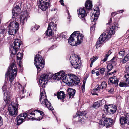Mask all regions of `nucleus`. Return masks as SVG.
<instances>
[{"label": "nucleus", "mask_w": 129, "mask_h": 129, "mask_svg": "<svg viewBox=\"0 0 129 129\" xmlns=\"http://www.w3.org/2000/svg\"><path fill=\"white\" fill-rule=\"evenodd\" d=\"M65 74V72L62 71L53 75L52 76L50 74H42L40 77L39 86L41 88H44L48 81L50 79L59 80L61 78L63 82L67 84H69L71 86L76 85L79 82L80 79L76 75L71 74L70 76H67L64 75Z\"/></svg>", "instance_id": "obj_1"}, {"label": "nucleus", "mask_w": 129, "mask_h": 129, "mask_svg": "<svg viewBox=\"0 0 129 129\" xmlns=\"http://www.w3.org/2000/svg\"><path fill=\"white\" fill-rule=\"evenodd\" d=\"M83 37V35L80 34L79 31H75L71 35L68 39V43L72 46L79 45L81 43Z\"/></svg>", "instance_id": "obj_2"}, {"label": "nucleus", "mask_w": 129, "mask_h": 129, "mask_svg": "<svg viewBox=\"0 0 129 129\" xmlns=\"http://www.w3.org/2000/svg\"><path fill=\"white\" fill-rule=\"evenodd\" d=\"M24 113H27L28 115H29L30 116L29 117L31 118H29V119L39 121L42 119L43 116L44 114V113L43 112L39 110L32 111L31 109L28 110Z\"/></svg>", "instance_id": "obj_3"}, {"label": "nucleus", "mask_w": 129, "mask_h": 129, "mask_svg": "<svg viewBox=\"0 0 129 129\" xmlns=\"http://www.w3.org/2000/svg\"><path fill=\"white\" fill-rule=\"evenodd\" d=\"M17 73V67L14 64L12 63L9 67V69L5 74L8 78L10 82H11L16 77Z\"/></svg>", "instance_id": "obj_4"}, {"label": "nucleus", "mask_w": 129, "mask_h": 129, "mask_svg": "<svg viewBox=\"0 0 129 129\" xmlns=\"http://www.w3.org/2000/svg\"><path fill=\"white\" fill-rule=\"evenodd\" d=\"M40 98L41 104L47 107L49 110H52L53 108L47 99L44 89H40Z\"/></svg>", "instance_id": "obj_5"}, {"label": "nucleus", "mask_w": 129, "mask_h": 129, "mask_svg": "<svg viewBox=\"0 0 129 129\" xmlns=\"http://www.w3.org/2000/svg\"><path fill=\"white\" fill-rule=\"evenodd\" d=\"M70 62L73 68L76 69L80 67L81 61L79 57L76 54H72L70 56Z\"/></svg>", "instance_id": "obj_6"}, {"label": "nucleus", "mask_w": 129, "mask_h": 129, "mask_svg": "<svg viewBox=\"0 0 129 129\" xmlns=\"http://www.w3.org/2000/svg\"><path fill=\"white\" fill-rule=\"evenodd\" d=\"M34 64L35 65L38 71H39L44 67V61L42 57L39 55H36L34 59Z\"/></svg>", "instance_id": "obj_7"}, {"label": "nucleus", "mask_w": 129, "mask_h": 129, "mask_svg": "<svg viewBox=\"0 0 129 129\" xmlns=\"http://www.w3.org/2000/svg\"><path fill=\"white\" fill-rule=\"evenodd\" d=\"M18 106V104L13 103L9 105L8 110L10 115L15 117L17 115Z\"/></svg>", "instance_id": "obj_8"}, {"label": "nucleus", "mask_w": 129, "mask_h": 129, "mask_svg": "<svg viewBox=\"0 0 129 129\" xmlns=\"http://www.w3.org/2000/svg\"><path fill=\"white\" fill-rule=\"evenodd\" d=\"M21 42V41L20 40L18 39H16L14 43L10 47V52L12 54L15 55L17 51L19 48Z\"/></svg>", "instance_id": "obj_9"}, {"label": "nucleus", "mask_w": 129, "mask_h": 129, "mask_svg": "<svg viewBox=\"0 0 129 129\" xmlns=\"http://www.w3.org/2000/svg\"><path fill=\"white\" fill-rule=\"evenodd\" d=\"M106 34V33H102L99 38L96 44L97 48L100 47L101 45L105 43L109 38Z\"/></svg>", "instance_id": "obj_10"}, {"label": "nucleus", "mask_w": 129, "mask_h": 129, "mask_svg": "<svg viewBox=\"0 0 129 129\" xmlns=\"http://www.w3.org/2000/svg\"><path fill=\"white\" fill-rule=\"evenodd\" d=\"M39 8L43 11H45L50 7V0H39Z\"/></svg>", "instance_id": "obj_11"}, {"label": "nucleus", "mask_w": 129, "mask_h": 129, "mask_svg": "<svg viewBox=\"0 0 129 129\" xmlns=\"http://www.w3.org/2000/svg\"><path fill=\"white\" fill-rule=\"evenodd\" d=\"M113 122V120L111 118H106L104 119L103 121H100V124L102 126L109 127L112 126Z\"/></svg>", "instance_id": "obj_12"}, {"label": "nucleus", "mask_w": 129, "mask_h": 129, "mask_svg": "<svg viewBox=\"0 0 129 129\" xmlns=\"http://www.w3.org/2000/svg\"><path fill=\"white\" fill-rule=\"evenodd\" d=\"M29 115L26 113H22L20 114L17 117V125H19L21 124L25 121L24 119L27 117L28 118H31L29 117Z\"/></svg>", "instance_id": "obj_13"}, {"label": "nucleus", "mask_w": 129, "mask_h": 129, "mask_svg": "<svg viewBox=\"0 0 129 129\" xmlns=\"http://www.w3.org/2000/svg\"><path fill=\"white\" fill-rule=\"evenodd\" d=\"M3 91L4 101L6 104L9 103L10 99V90L9 89H3Z\"/></svg>", "instance_id": "obj_14"}, {"label": "nucleus", "mask_w": 129, "mask_h": 129, "mask_svg": "<svg viewBox=\"0 0 129 129\" xmlns=\"http://www.w3.org/2000/svg\"><path fill=\"white\" fill-rule=\"evenodd\" d=\"M118 25L116 23H115L112 26L109 30L108 31H105V33H106L107 36L109 37V38H111V36L114 35L115 33V29L118 28Z\"/></svg>", "instance_id": "obj_15"}, {"label": "nucleus", "mask_w": 129, "mask_h": 129, "mask_svg": "<svg viewBox=\"0 0 129 129\" xmlns=\"http://www.w3.org/2000/svg\"><path fill=\"white\" fill-rule=\"evenodd\" d=\"M115 59L114 58H113L111 61L110 63L108 64L107 66V74L108 75H111L114 73L116 72V71H114L109 73H108L113 68V66L115 65V61L114 60Z\"/></svg>", "instance_id": "obj_16"}, {"label": "nucleus", "mask_w": 129, "mask_h": 129, "mask_svg": "<svg viewBox=\"0 0 129 129\" xmlns=\"http://www.w3.org/2000/svg\"><path fill=\"white\" fill-rule=\"evenodd\" d=\"M21 15L20 17V23L21 24L23 25L24 23L27 22V20L29 17L26 12H22Z\"/></svg>", "instance_id": "obj_17"}, {"label": "nucleus", "mask_w": 129, "mask_h": 129, "mask_svg": "<svg viewBox=\"0 0 129 129\" xmlns=\"http://www.w3.org/2000/svg\"><path fill=\"white\" fill-rule=\"evenodd\" d=\"M121 124L123 125L125 124L128 123L129 125V112L126 114L125 117L122 116L120 118Z\"/></svg>", "instance_id": "obj_18"}, {"label": "nucleus", "mask_w": 129, "mask_h": 129, "mask_svg": "<svg viewBox=\"0 0 129 129\" xmlns=\"http://www.w3.org/2000/svg\"><path fill=\"white\" fill-rule=\"evenodd\" d=\"M78 17L80 19L84 18V17L87 15V14L85 12V11L84 8H81L77 10Z\"/></svg>", "instance_id": "obj_19"}, {"label": "nucleus", "mask_w": 129, "mask_h": 129, "mask_svg": "<svg viewBox=\"0 0 129 129\" xmlns=\"http://www.w3.org/2000/svg\"><path fill=\"white\" fill-rule=\"evenodd\" d=\"M118 81L117 80V78L116 77L114 76L109 78L108 81V84H114L115 86H116L118 85Z\"/></svg>", "instance_id": "obj_20"}, {"label": "nucleus", "mask_w": 129, "mask_h": 129, "mask_svg": "<svg viewBox=\"0 0 129 129\" xmlns=\"http://www.w3.org/2000/svg\"><path fill=\"white\" fill-rule=\"evenodd\" d=\"M9 25L13 28H14L16 30H18L19 27L18 23L16 21L13 20L10 22Z\"/></svg>", "instance_id": "obj_21"}, {"label": "nucleus", "mask_w": 129, "mask_h": 129, "mask_svg": "<svg viewBox=\"0 0 129 129\" xmlns=\"http://www.w3.org/2000/svg\"><path fill=\"white\" fill-rule=\"evenodd\" d=\"M57 24L54 23L53 22H50L49 24L48 29V30L54 31L55 32L57 28Z\"/></svg>", "instance_id": "obj_22"}, {"label": "nucleus", "mask_w": 129, "mask_h": 129, "mask_svg": "<svg viewBox=\"0 0 129 129\" xmlns=\"http://www.w3.org/2000/svg\"><path fill=\"white\" fill-rule=\"evenodd\" d=\"M94 11L95 12H94V15H92L91 19V21L92 22H95L97 20L99 14V11H97L95 9H94Z\"/></svg>", "instance_id": "obj_23"}, {"label": "nucleus", "mask_w": 129, "mask_h": 129, "mask_svg": "<svg viewBox=\"0 0 129 129\" xmlns=\"http://www.w3.org/2000/svg\"><path fill=\"white\" fill-rule=\"evenodd\" d=\"M57 96L58 99H60L62 102H63V100L65 97V94L64 92L60 91L57 92Z\"/></svg>", "instance_id": "obj_24"}, {"label": "nucleus", "mask_w": 129, "mask_h": 129, "mask_svg": "<svg viewBox=\"0 0 129 129\" xmlns=\"http://www.w3.org/2000/svg\"><path fill=\"white\" fill-rule=\"evenodd\" d=\"M128 66V64H126V72L127 74H126L124 76V77L126 79V83L129 84V64L128 66L127 67V66Z\"/></svg>", "instance_id": "obj_25"}, {"label": "nucleus", "mask_w": 129, "mask_h": 129, "mask_svg": "<svg viewBox=\"0 0 129 129\" xmlns=\"http://www.w3.org/2000/svg\"><path fill=\"white\" fill-rule=\"evenodd\" d=\"M68 94L69 96V98H73L75 94L76 91L74 89H68Z\"/></svg>", "instance_id": "obj_26"}, {"label": "nucleus", "mask_w": 129, "mask_h": 129, "mask_svg": "<svg viewBox=\"0 0 129 129\" xmlns=\"http://www.w3.org/2000/svg\"><path fill=\"white\" fill-rule=\"evenodd\" d=\"M19 8L18 6L16 5L15 8L13 9L12 13L13 16L15 17L17 16L18 11L19 10Z\"/></svg>", "instance_id": "obj_27"}, {"label": "nucleus", "mask_w": 129, "mask_h": 129, "mask_svg": "<svg viewBox=\"0 0 129 129\" xmlns=\"http://www.w3.org/2000/svg\"><path fill=\"white\" fill-rule=\"evenodd\" d=\"M7 28L8 30L9 34L10 35H14L17 31V30H15L14 28H13L9 25L8 26Z\"/></svg>", "instance_id": "obj_28"}, {"label": "nucleus", "mask_w": 129, "mask_h": 129, "mask_svg": "<svg viewBox=\"0 0 129 129\" xmlns=\"http://www.w3.org/2000/svg\"><path fill=\"white\" fill-rule=\"evenodd\" d=\"M85 6L88 10L91 9L92 6V2L89 0L87 1L85 3Z\"/></svg>", "instance_id": "obj_29"}, {"label": "nucleus", "mask_w": 129, "mask_h": 129, "mask_svg": "<svg viewBox=\"0 0 129 129\" xmlns=\"http://www.w3.org/2000/svg\"><path fill=\"white\" fill-rule=\"evenodd\" d=\"M23 55V54L20 52L18 53L17 55V59L19 60V62L18 64L20 67H21V62L20 61L22 58Z\"/></svg>", "instance_id": "obj_30"}, {"label": "nucleus", "mask_w": 129, "mask_h": 129, "mask_svg": "<svg viewBox=\"0 0 129 129\" xmlns=\"http://www.w3.org/2000/svg\"><path fill=\"white\" fill-rule=\"evenodd\" d=\"M104 111H106V113L108 114H113L111 109L110 108V105H106L105 106Z\"/></svg>", "instance_id": "obj_31"}, {"label": "nucleus", "mask_w": 129, "mask_h": 129, "mask_svg": "<svg viewBox=\"0 0 129 129\" xmlns=\"http://www.w3.org/2000/svg\"><path fill=\"white\" fill-rule=\"evenodd\" d=\"M85 114L84 113V112H82V113L81 112H78L77 113L76 115L75 116V117H77V116L80 117L82 116V117L80 119L81 120V119L82 120L83 119H84V118H85Z\"/></svg>", "instance_id": "obj_32"}, {"label": "nucleus", "mask_w": 129, "mask_h": 129, "mask_svg": "<svg viewBox=\"0 0 129 129\" xmlns=\"http://www.w3.org/2000/svg\"><path fill=\"white\" fill-rule=\"evenodd\" d=\"M101 101L99 100L94 103L92 107L95 108H98L100 105Z\"/></svg>", "instance_id": "obj_33"}, {"label": "nucleus", "mask_w": 129, "mask_h": 129, "mask_svg": "<svg viewBox=\"0 0 129 129\" xmlns=\"http://www.w3.org/2000/svg\"><path fill=\"white\" fill-rule=\"evenodd\" d=\"M110 105V108L111 109L112 114H114L116 112L117 110V108L116 105Z\"/></svg>", "instance_id": "obj_34"}, {"label": "nucleus", "mask_w": 129, "mask_h": 129, "mask_svg": "<svg viewBox=\"0 0 129 129\" xmlns=\"http://www.w3.org/2000/svg\"><path fill=\"white\" fill-rule=\"evenodd\" d=\"M54 31H51V30H48L47 29V30L46 31L45 34L47 36H51L53 35V33H54Z\"/></svg>", "instance_id": "obj_35"}, {"label": "nucleus", "mask_w": 129, "mask_h": 129, "mask_svg": "<svg viewBox=\"0 0 129 129\" xmlns=\"http://www.w3.org/2000/svg\"><path fill=\"white\" fill-rule=\"evenodd\" d=\"M99 91H100V89H93V90L91 91V93L93 95H98L97 93Z\"/></svg>", "instance_id": "obj_36"}, {"label": "nucleus", "mask_w": 129, "mask_h": 129, "mask_svg": "<svg viewBox=\"0 0 129 129\" xmlns=\"http://www.w3.org/2000/svg\"><path fill=\"white\" fill-rule=\"evenodd\" d=\"M105 68H98V70L99 71L100 73L101 74H104V72H105Z\"/></svg>", "instance_id": "obj_37"}, {"label": "nucleus", "mask_w": 129, "mask_h": 129, "mask_svg": "<svg viewBox=\"0 0 129 129\" xmlns=\"http://www.w3.org/2000/svg\"><path fill=\"white\" fill-rule=\"evenodd\" d=\"M126 53L125 50H122V51H120L119 53V55L122 57L126 54Z\"/></svg>", "instance_id": "obj_38"}, {"label": "nucleus", "mask_w": 129, "mask_h": 129, "mask_svg": "<svg viewBox=\"0 0 129 129\" xmlns=\"http://www.w3.org/2000/svg\"><path fill=\"white\" fill-rule=\"evenodd\" d=\"M107 84L105 82H103L101 83L100 86L101 88L102 89H106V88Z\"/></svg>", "instance_id": "obj_39"}, {"label": "nucleus", "mask_w": 129, "mask_h": 129, "mask_svg": "<svg viewBox=\"0 0 129 129\" xmlns=\"http://www.w3.org/2000/svg\"><path fill=\"white\" fill-rule=\"evenodd\" d=\"M40 27V26L38 25H36L34 26H33L32 28V30L34 31L35 30H37Z\"/></svg>", "instance_id": "obj_40"}, {"label": "nucleus", "mask_w": 129, "mask_h": 129, "mask_svg": "<svg viewBox=\"0 0 129 129\" xmlns=\"http://www.w3.org/2000/svg\"><path fill=\"white\" fill-rule=\"evenodd\" d=\"M127 86V84L123 82H120L119 84V86L120 87L126 86Z\"/></svg>", "instance_id": "obj_41"}, {"label": "nucleus", "mask_w": 129, "mask_h": 129, "mask_svg": "<svg viewBox=\"0 0 129 129\" xmlns=\"http://www.w3.org/2000/svg\"><path fill=\"white\" fill-rule=\"evenodd\" d=\"M15 85L16 86V87L18 89H21L22 88V86L19 83H17L15 84Z\"/></svg>", "instance_id": "obj_42"}, {"label": "nucleus", "mask_w": 129, "mask_h": 129, "mask_svg": "<svg viewBox=\"0 0 129 129\" xmlns=\"http://www.w3.org/2000/svg\"><path fill=\"white\" fill-rule=\"evenodd\" d=\"M97 57H95L94 56H93L91 59L90 61H91V62L93 63L97 60Z\"/></svg>", "instance_id": "obj_43"}, {"label": "nucleus", "mask_w": 129, "mask_h": 129, "mask_svg": "<svg viewBox=\"0 0 129 129\" xmlns=\"http://www.w3.org/2000/svg\"><path fill=\"white\" fill-rule=\"evenodd\" d=\"M127 61H128L126 58L124 57L121 60V62L123 64L125 63Z\"/></svg>", "instance_id": "obj_44"}, {"label": "nucleus", "mask_w": 129, "mask_h": 129, "mask_svg": "<svg viewBox=\"0 0 129 129\" xmlns=\"http://www.w3.org/2000/svg\"><path fill=\"white\" fill-rule=\"evenodd\" d=\"M106 91L110 93H111L114 91V89H106Z\"/></svg>", "instance_id": "obj_45"}, {"label": "nucleus", "mask_w": 129, "mask_h": 129, "mask_svg": "<svg viewBox=\"0 0 129 129\" xmlns=\"http://www.w3.org/2000/svg\"><path fill=\"white\" fill-rule=\"evenodd\" d=\"M3 124V120L1 117L0 116V126Z\"/></svg>", "instance_id": "obj_46"}, {"label": "nucleus", "mask_w": 129, "mask_h": 129, "mask_svg": "<svg viewBox=\"0 0 129 129\" xmlns=\"http://www.w3.org/2000/svg\"><path fill=\"white\" fill-rule=\"evenodd\" d=\"M85 81H83V85L82 86V89H84L85 88Z\"/></svg>", "instance_id": "obj_47"}, {"label": "nucleus", "mask_w": 129, "mask_h": 129, "mask_svg": "<svg viewBox=\"0 0 129 129\" xmlns=\"http://www.w3.org/2000/svg\"><path fill=\"white\" fill-rule=\"evenodd\" d=\"M124 57L127 61H128L129 60V54H127Z\"/></svg>", "instance_id": "obj_48"}, {"label": "nucleus", "mask_w": 129, "mask_h": 129, "mask_svg": "<svg viewBox=\"0 0 129 129\" xmlns=\"http://www.w3.org/2000/svg\"><path fill=\"white\" fill-rule=\"evenodd\" d=\"M26 91V89H21V92H22V93H24Z\"/></svg>", "instance_id": "obj_49"}, {"label": "nucleus", "mask_w": 129, "mask_h": 129, "mask_svg": "<svg viewBox=\"0 0 129 129\" xmlns=\"http://www.w3.org/2000/svg\"><path fill=\"white\" fill-rule=\"evenodd\" d=\"M111 53L109 51L108 52V54H106V55L105 56L107 58L110 55V54Z\"/></svg>", "instance_id": "obj_50"}, {"label": "nucleus", "mask_w": 129, "mask_h": 129, "mask_svg": "<svg viewBox=\"0 0 129 129\" xmlns=\"http://www.w3.org/2000/svg\"><path fill=\"white\" fill-rule=\"evenodd\" d=\"M111 53L109 51L108 52V54H106V55L105 56L107 58L110 55V54Z\"/></svg>", "instance_id": "obj_51"}, {"label": "nucleus", "mask_w": 129, "mask_h": 129, "mask_svg": "<svg viewBox=\"0 0 129 129\" xmlns=\"http://www.w3.org/2000/svg\"><path fill=\"white\" fill-rule=\"evenodd\" d=\"M60 2L61 3V4L63 6L64 5V4L63 3V0H60Z\"/></svg>", "instance_id": "obj_52"}, {"label": "nucleus", "mask_w": 129, "mask_h": 129, "mask_svg": "<svg viewBox=\"0 0 129 129\" xmlns=\"http://www.w3.org/2000/svg\"><path fill=\"white\" fill-rule=\"evenodd\" d=\"M107 58L106 57H105L103 59L102 61L104 62H105L107 60Z\"/></svg>", "instance_id": "obj_53"}, {"label": "nucleus", "mask_w": 129, "mask_h": 129, "mask_svg": "<svg viewBox=\"0 0 129 129\" xmlns=\"http://www.w3.org/2000/svg\"><path fill=\"white\" fill-rule=\"evenodd\" d=\"M51 39H53L54 41H56L57 39V38L56 37H55L54 36H53L52 37V38Z\"/></svg>", "instance_id": "obj_54"}, {"label": "nucleus", "mask_w": 129, "mask_h": 129, "mask_svg": "<svg viewBox=\"0 0 129 129\" xmlns=\"http://www.w3.org/2000/svg\"><path fill=\"white\" fill-rule=\"evenodd\" d=\"M96 70H92V74H94L96 73Z\"/></svg>", "instance_id": "obj_55"}, {"label": "nucleus", "mask_w": 129, "mask_h": 129, "mask_svg": "<svg viewBox=\"0 0 129 129\" xmlns=\"http://www.w3.org/2000/svg\"><path fill=\"white\" fill-rule=\"evenodd\" d=\"M100 72L99 71H96V75L97 76H98L100 75L99 74Z\"/></svg>", "instance_id": "obj_56"}, {"label": "nucleus", "mask_w": 129, "mask_h": 129, "mask_svg": "<svg viewBox=\"0 0 129 129\" xmlns=\"http://www.w3.org/2000/svg\"><path fill=\"white\" fill-rule=\"evenodd\" d=\"M116 13L115 12H114V13H112L111 14V15L112 16H115V15L116 14Z\"/></svg>", "instance_id": "obj_57"}, {"label": "nucleus", "mask_w": 129, "mask_h": 129, "mask_svg": "<svg viewBox=\"0 0 129 129\" xmlns=\"http://www.w3.org/2000/svg\"><path fill=\"white\" fill-rule=\"evenodd\" d=\"M112 19L111 18H110V21L109 22H108V24H109L110 23H111V21H112Z\"/></svg>", "instance_id": "obj_58"}, {"label": "nucleus", "mask_w": 129, "mask_h": 129, "mask_svg": "<svg viewBox=\"0 0 129 129\" xmlns=\"http://www.w3.org/2000/svg\"><path fill=\"white\" fill-rule=\"evenodd\" d=\"M68 18L69 19H70V16H69L70 15V13L69 12H68Z\"/></svg>", "instance_id": "obj_59"}, {"label": "nucleus", "mask_w": 129, "mask_h": 129, "mask_svg": "<svg viewBox=\"0 0 129 129\" xmlns=\"http://www.w3.org/2000/svg\"><path fill=\"white\" fill-rule=\"evenodd\" d=\"M6 88V86L5 85V84H4L3 86L2 89H4Z\"/></svg>", "instance_id": "obj_60"}, {"label": "nucleus", "mask_w": 129, "mask_h": 129, "mask_svg": "<svg viewBox=\"0 0 129 129\" xmlns=\"http://www.w3.org/2000/svg\"><path fill=\"white\" fill-rule=\"evenodd\" d=\"M119 12H120L122 13L123 12V10H121L119 11Z\"/></svg>", "instance_id": "obj_61"}, {"label": "nucleus", "mask_w": 129, "mask_h": 129, "mask_svg": "<svg viewBox=\"0 0 129 129\" xmlns=\"http://www.w3.org/2000/svg\"><path fill=\"white\" fill-rule=\"evenodd\" d=\"M93 63L92 62H91L90 64V67H92V66L93 64Z\"/></svg>", "instance_id": "obj_62"}, {"label": "nucleus", "mask_w": 129, "mask_h": 129, "mask_svg": "<svg viewBox=\"0 0 129 129\" xmlns=\"http://www.w3.org/2000/svg\"><path fill=\"white\" fill-rule=\"evenodd\" d=\"M1 17H0V23L1 22Z\"/></svg>", "instance_id": "obj_63"}, {"label": "nucleus", "mask_w": 129, "mask_h": 129, "mask_svg": "<svg viewBox=\"0 0 129 129\" xmlns=\"http://www.w3.org/2000/svg\"><path fill=\"white\" fill-rule=\"evenodd\" d=\"M25 86H23L22 88V89H24L25 88Z\"/></svg>", "instance_id": "obj_64"}]
</instances>
